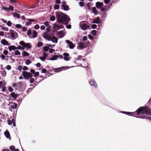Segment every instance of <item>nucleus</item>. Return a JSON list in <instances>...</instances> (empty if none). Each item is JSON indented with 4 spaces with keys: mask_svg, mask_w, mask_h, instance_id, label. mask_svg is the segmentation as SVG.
Segmentation results:
<instances>
[{
    "mask_svg": "<svg viewBox=\"0 0 151 151\" xmlns=\"http://www.w3.org/2000/svg\"><path fill=\"white\" fill-rule=\"evenodd\" d=\"M92 10L93 11V13L95 15H97L98 14V12L97 11V9L95 7H93L92 8Z\"/></svg>",
    "mask_w": 151,
    "mask_h": 151,
    "instance_id": "b1692460",
    "label": "nucleus"
},
{
    "mask_svg": "<svg viewBox=\"0 0 151 151\" xmlns=\"http://www.w3.org/2000/svg\"><path fill=\"white\" fill-rule=\"evenodd\" d=\"M8 51L6 50H5L3 52V53L5 55H7L8 54Z\"/></svg>",
    "mask_w": 151,
    "mask_h": 151,
    "instance_id": "338daca9",
    "label": "nucleus"
},
{
    "mask_svg": "<svg viewBox=\"0 0 151 151\" xmlns=\"http://www.w3.org/2000/svg\"><path fill=\"white\" fill-rule=\"evenodd\" d=\"M42 36L44 38L48 41H50L51 38V36L49 35L47 32H44L42 34Z\"/></svg>",
    "mask_w": 151,
    "mask_h": 151,
    "instance_id": "423d86ee",
    "label": "nucleus"
},
{
    "mask_svg": "<svg viewBox=\"0 0 151 151\" xmlns=\"http://www.w3.org/2000/svg\"><path fill=\"white\" fill-rule=\"evenodd\" d=\"M62 8L64 10L66 11H68L69 9L68 6L67 5L62 7Z\"/></svg>",
    "mask_w": 151,
    "mask_h": 151,
    "instance_id": "cd10ccee",
    "label": "nucleus"
},
{
    "mask_svg": "<svg viewBox=\"0 0 151 151\" xmlns=\"http://www.w3.org/2000/svg\"><path fill=\"white\" fill-rule=\"evenodd\" d=\"M46 70L45 68H43L42 69V73H45L46 72Z\"/></svg>",
    "mask_w": 151,
    "mask_h": 151,
    "instance_id": "e2e57ef3",
    "label": "nucleus"
},
{
    "mask_svg": "<svg viewBox=\"0 0 151 151\" xmlns=\"http://www.w3.org/2000/svg\"><path fill=\"white\" fill-rule=\"evenodd\" d=\"M19 44L20 45L23 47L24 48L26 47L28 49H30L32 47L30 43H25L23 41H20L19 42Z\"/></svg>",
    "mask_w": 151,
    "mask_h": 151,
    "instance_id": "39448f33",
    "label": "nucleus"
},
{
    "mask_svg": "<svg viewBox=\"0 0 151 151\" xmlns=\"http://www.w3.org/2000/svg\"><path fill=\"white\" fill-rule=\"evenodd\" d=\"M82 57V56H80L78 58H76V59L77 60H83V61H84V59H81V58Z\"/></svg>",
    "mask_w": 151,
    "mask_h": 151,
    "instance_id": "3c124183",
    "label": "nucleus"
},
{
    "mask_svg": "<svg viewBox=\"0 0 151 151\" xmlns=\"http://www.w3.org/2000/svg\"><path fill=\"white\" fill-rule=\"evenodd\" d=\"M49 52L51 53H52L53 51H55L54 49H53L52 48H49Z\"/></svg>",
    "mask_w": 151,
    "mask_h": 151,
    "instance_id": "49530a36",
    "label": "nucleus"
},
{
    "mask_svg": "<svg viewBox=\"0 0 151 151\" xmlns=\"http://www.w3.org/2000/svg\"><path fill=\"white\" fill-rule=\"evenodd\" d=\"M15 27L17 28H20L22 26L20 24H17L16 25Z\"/></svg>",
    "mask_w": 151,
    "mask_h": 151,
    "instance_id": "4d7b16f0",
    "label": "nucleus"
},
{
    "mask_svg": "<svg viewBox=\"0 0 151 151\" xmlns=\"http://www.w3.org/2000/svg\"><path fill=\"white\" fill-rule=\"evenodd\" d=\"M34 82V79L33 78H31L30 80V82L31 83H33Z\"/></svg>",
    "mask_w": 151,
    "mask_h": 151,
    "instance_id": "5fc2aeb1",
    "label": "nucleus"
},
{
    "mask_svg": "<svg viewBox=\"0 0 151 151\" xmlns=\"http://www.w3.org/2000/svg\"><path fill=\"white\" fill-rule=\"evenodd\" d=\"M56 16L58 17V21L65 25L68 24L70 20L68 15L60 12L56 13Z\"/></svg>",
    "mask_w": 151,
    "mask_h": 151,
    "instance_id": "f03ea898",
    "label": "nucleus"
},
{
    "mask_svg": "<svg viewBox=\"0 0 151 151\" xmlns=\"http://www.w3.org/2000/svg\"><path fill=\"white\" fill-rule=\"evenodd\" d=\"M51 28V26H50L46 28V30H47V32H50Z\"/></svg>",
    "mask_w": 151,
    "mask_h": 151,
    "instance_id": "864d4df0",
    "label": "nucleus"
},
{
    "mask_svg": "<svg viewBox=\"0 0 151 151\" xmlns=\"http://www.w3.org/2000/svg\"><path fill=\"white\" fill-rule=\"evenodd\" d=\"M80 24L81 28L83 30H86L89 27L88 25L83 24L82 22H80Z\"/></svg>",
    "mask_w": 151,
    "mask_h": 151,
    "instance_id": "9d476101",
    "label": "nucleus"
},
{
    "mask_svg": "<svg viewBox=\"0 0 151 151\" xmlns=\"http://www.w3.org/2000/svg\"><path fill=\"white\" fill-rule=\"evenodd\" d=\"M11 95L14 99H16L17 97V95L14 92H12L11 93Z\"/></svg>",
    "mask_w": 151,
    "mask_h": 151,
    "instance_id": "c85d7f7f",
    "label": "nucleus"
},
{
    "mask_svg": "<svg viewBox=\"0 0 151 151\" xmlns=\"http://www.w3.org/2000/svg\"><path fill=\"white\" fill-rule=\"evenodd\" d=\"M6 84V82L4 81H0V88L4 86Z\"/></svg>",
    "mask_w": 151,
    "mask_h": 151,
    "instance_id": "393cba45",
    "label": "nucleus"
},
{
    "mask_svg": "<svg viewBox=\"0 0 151 151\" xmlns=\"http://www.w3.org/2000/svg\"><path fill=\"white\" fill-rule=\"evenodd\" d=\"M4 134L7 138L9 139H11L10 133L8 130H6L4 132Z\"/></svg>",
    "mask_w": 151,
    "mask_h": 151,
    "instance_id": "aec40b11",
    "label": "nucleus"
},
{
    "mask_svg": "<svg viewBox=\"0 0 151 151\" xmlns=\"http://www.w3.org/2000/svg\"><path fill=\"white\" fill-rule=\"evenodd\" d=\"M121 113L126 114L129 116H135L141 113L142 114H145L148 115H151V110L148 107L144 106L141 107L138 109L136 111L131 112L126 111H122Z\"/></svg>",
    "mask_w": 151,
    "mask_h": 151,
    "instance_id": "f257e3e1",
    "label": "nucleus"
},
{
    "mask_svg": "<svg viewBox=\"0 0 151 151\" xmlns=\"http://www.w3.org/2000/svg\"><path fill=\"white\" fill-rule=\"evenodd\" d=\"M63 55L64 56L63 59L65 61H68L70 60V59L68 57L69 56L68 53L65 52L63 54Z\"/></svg>",
    "mask_w": 151,
    "mask_h": 151,
    "instance_id": "ddd939ff",
    "label": "nucleus"
},
{
    "mask_svg": "<svg viewBox=\"0 0 151 151\" xmlns=\"http://www.w3.org/2000/svg\"><path fill=\"white\" fill-rule=\"evenodd\" d=\"M2 9L5 11L6 12L9 11V8L6 7H3Z\"/></svg>",
    "mask_w": 151,
    "mask_h": 151,
    "instance_id": "2f4dec72",
    "label": "nucleus"
},
{
    "mask_svg": "<svg viewBox=\"0 0 151 151\" xmlns=\"http://www.w3.org/2000/svg\"><path fill=\"white\" fill-rule=\"evenodd\" d=\"M101 22V20L98 17L95 19H93V23H96L97 24H98L99 23Z\"/></svg>",
    "mask_w": 151,
    "mask_h": 151,
    "instance_id": "dca6fc26",
    "label": "nucleus"
},
{
    "mask_svg": "<svg viewBox=\"0 0 151 151\" xmlns=\"http://www.w3.org/2000/svg\"><path fill=\"white\" fill-rule=\"evenodd\" d=\"M91 27L93 29H95L97 25L95 24H93L92 25Z\"/></svg>",
    "mask_w": 151,
    "mask_h": 151,
    "instance_id": "13d9d810",
    "label": "nucleus"
},
{
    "mask_svg": "<svg viewBox=\"0 0 151 151\" xmlns=\"http://www.w3.org/2000/svg\"><path fill=\"white\" fill-rule=\"evenodd\" d=\"M23 70H28V68L26 66H24L23 68Z\"/></svg>",
    "mask_w": 151,
    "mask_h": 151,
    "instance_id": "0e129e2a",
    "label": "nucleus"
},
{
    "mask_svg": "<svg viewBox=\"0 0 151 151\" xmlns=\"http://www.w3.org/2000/svg\"><path fill=\"white\" fill-rule=\"evenodd\" d=\"M6 24L8 26H10L11 25L12 23L10 21H8L7 23Z\"/></svg>",
    "mask_w": 151,
    "mask_h": 151,
    "instance_id": "603ef678",
    "label": "nucleus"
},
{
    "mask_svg": "<svg viewBox=\"0 0 151 151\" xmlns=\"http://www.w3.org/2000/svg\"><path fill=\"white\" fill-rule=\"evenodd\" d=\"M63 28V25L57 23L54 24L52 26L53 31L55 32H57L58 30Z\"/></svg>",
    "mask_w": 151,
    "mask_h": 151,
    "instance_id": "7ed1b4c3",
    "label": "nucleus"
},
{
    "mask_svg": "<svg viewBox=\"0 0 151 151\" xmlns=\"http://www.w3.org/2000/svg\"><path fill=\"white\" fill-rule=\"evenodd\" d=\"M43 45V43L42 42H38L37 44V46L38 47H40L41 46Z\"/></svg>",
    "mask_w": 151,
    "mask_h": 151,
    "instance_id": "37998d69",
    "label": "nucleus"
},
{
    "mask_svg": "<svg viewBox=\"0 0 151 151\" xmlns=\"http://www.w3.org/2000/svg\"><path fill=\"white\" fill-rule=\"evenodd\" d=\"M82 39H83V41H86L87 40V37L86 36H84V37H83Z\"/></svg>",
    "mask_w": 151,
    "mask_h": 151,
    "instance_id": "bf43d9fd",
    "label": "nucleus"
},
{
    "mask_svg": "<svg viewBox=\"0 0 151 151\" xmlns=\"http://www.w3.org/2000/svg\"><path fill=\"white\" fill-rule=\"evenodd\" d=\"M22 73L25 79L28 80L32 77V75L31 73L26 71H23Z\"/></svg>",
    "mask_w": 151,
    "mask_h": 151,
    "instance_id": "20e7f679",
    "label": "nucleus"
},
{
    "mask_svg": "<svg viewBox=\"0 0 151 151\" xmlns=\"http://www.w3.org/2000/svg\"><path fill=\"white\" fill-rule=\"evenodd\" d=\"M1 29L2 30H4L5 31H8V30H9V29L8 28L6 27H1Z\"/></svg>",
    "mask_w": 151,
    "mask_h": 151,
    "instance_id": "e433bc0d",
    "label": "nucleus"
},
{
    "mask_svg": "<svg viewBox=\"0 0 151 151\" xmlns=\"http://www.w3.org/2000/svg\"><path fill=\"white\" fill-rule=\"evenodd\" d=\"M66 67H63L60 68H57L56 70H55V72H59L63 70L64 69V68H65Z\"/></svg>",
    "mask_w": 151,
    "mask_h": 151,
    "instance_id": "5701e85b",
    "label": "nucleus"
},
{
    "mask_svg": "<svg viewBox=\"0 0 151 151\" xmlns=\"http://www.w3.org/2000/svg\"><path fill=\"white\" fill-rule=\"evenodd\" d=\"M5 56L3 54H2L1 55V58L2 60H4L5 59Z\"/></svg>",
    "mask_w": 151,
    "mask_h": 151,
    "instance_id": "774afa93",
    "label": "nucleus"
},
{
    "mask_svg": "<svg viewBox=\"0 0 151 151\" xmlns=\"http://www.w3.org/2000/svg\"><path fill=\"white\" fill-rule=\"evenodd\" d=\"M65 42L68 45L70 49H73L75 47V44H73L72 42L70 41L69 40H67L65 41Z\"/></svg>",
    "mask_w": 151,
    "mask_h": 151,
    "instance_id": "1a4fd4ad",
    "label": "nucleus"
},
{
    "mask_svg": "<svg viewBox=\"0 0 151 151\" xmlns=\"http://www.w3.org/2000/svg\"><path fill=\"white\" fill-rule=\"evenodd\" d=\"M44 24L46 27L48 26L49 25V22L47 21L45 22Z\"/></svg>",
    "mask_w": 151,
    "mask_h": 151,
    "instance_id": "09e8293b",
    "label": "nucleus"
},
{
    "mask_svg": "<svg viewBox=\"0 0 151 151\" xmlns=\"http://www.w3.org/2000/svg\"><path fill=\"white\" fill-rule=\"evenodd\" d=\"M50 41H51L52 42L56 43L58 42V39L55 37L53 36L51 38Z\"/></svg>",
    "mask_w": 151,
    "mask_h": 151,
    "instance_id": "f3484780",
    "label": "nucleus"
},
{
    "mask_svg": "<svg viewBox=\"0 0 151 151\" xmlns=\"http://www.w3.org/2000/svg\"><path fill=\"white\" fill-rule=\"evenodd\" d=\"M49 49V47L47 46H44L43 47V50L45 51H47Z\"/></svg>",
    "mask_w": 151,
    "mask_h": 151,
    "instance_id": "473e14b6",
    "label": "nucleus"
},
{
    "mask_svg": "<svg viewBox=\"0 0 151 151\" xmlns=\"http://www.w3.org/2000/svg\"><path fill=\"white\" fill-rule=\"evenodd\" d=\"M34 28L35 29H38L40 28V26L39 25L37 24L34 26Z\"/></svg>",
    "mask_w": 151,
    "mask_h": 151,
    "instance_id": "a18cd8bd",
    "label": "nucleus"
},
{
    "mask_svg": "<svg viewBox=\"0 0 151 151\" xmlns=\"http://www.w3.org/2000/svg\"><path fill=\"white\" fill-rule=\"evenodd\" d=\"M78 47L80 50H82L85 48L86 47L84 44L80 42L78 44Z\"/></svg>",
    "mask_w": 151,
    "mask_h": 151,
    "instance_id": "4468645a",
    "label": "nucleus"
},
{
    "mask_svg": "<svg viewBox=\"0 0 151 151\" xmlns=\"http://www.w3.org/2000/svg\"><path fill=\"white\" fill-rule=\"evenodd\" d=\"M137 117H139L142 119H147V117L145 115H143L142 116H139V117L136 116Z\"/></svg>",
    "mask_w": 151,
    "mask_h": 151,
    "instance_id": "ea45409f",
    "label": "nucleus"
},
{
    "mask_svg": "<svg viewBox=\"0 0 151 151\" xmlns=\"http://www.w3.org/2000/svg\"><path fill=\"white\" fill-rule=\"evenodd\" d=\"M79 4L80 6L83 7L84 5V3L83 2H79Z\"/></svg>",
    "mask_w": 151,
    "mask_h": 151,
    "instance_id": "de8ad7c7",
    "label": "nucleus"
},
{
    "mask_svg": "<svg viewBox=\"0 0 151 151\" xmlns=\"http://www.w3.org/2000/svg\"><path fill=\"white\" fill-rule=\"evenodd\" d=\"M17 34V33L16 32H13L10 33V35L12 39H15L17 38L16 35Z\"/></svg>",
    "mask_w": 151,
    "mask_h": 151,
    "instance_id": "a211bd4d",
    "label": "nucleus"
},
{
    "mask_svg": "<svg viewBox=\"0 0 151 151\" xmlns=\"http://www.w3.org/2000/svg\"><path fill=\"white\" fill-rule=\"evenodd\" d=\"M17 49H18L19 50H24V47H22L21 46L19 45L18 47H17Z\"/></svg>",
    "mask_w": 151,
    "mask_h": 151,
    "instance_id": "f704fd0d",
    "label": "nucleus"
},
{
    "mask_svg": "<svg viewBox=\"0 0 151 151\" xmlns=\"http://www.w3.org/2000/svg\"><path fill=\"white\" fill-rule=\"evenodd\" d=\"M1 43L4 45H9L10 44H9L8 42L5 39H2L1 41Z\"/></svg>",
    "mask_w": 151,
    "mask_h": 151,
    "instance_id": "6ab92c4d",
    "label": "nucleus"
},
{
    "mask_svg": "<svg viewBox=\"0 0 151 151\" xmlns=\"http://www.w3.org/2000/svg\"><path fill=\"white\" fill-rule=\"evenodd\" d=\"M13 15L14 17H16L18 18H20V15L17 13H15L13 14Z\"/></svg>",
    "mask_w": 151,
    "mask_h": 151,
    "instance_id": "c756f323",
    "label": "nucleus"
},
{
    "mask_svg": "<svg viewBox=\"0 0 151 151\" xmlns=\"http://www.w3.org/2000/svg\"><path fill=\"white\" fill-rule=\"evenodd\" d=\"M37 36V32L35 31H33V36L32 37L33 38H35V37H36Z\"/></svg>",
    "mask_w": 151,
    "mask_h": 151,
    "instance_id": "bb28decb",
    "label": "nucleus"
},
{
    "mask_svg": "<svg viewBox=\"0 0 151 151\" xmlns=\"http://www.w3.org/2000/svg\"><path fill=\"white\" fill-rule=\"evenodd\" d=\"M31 62L29 59L27 60L25 62V63L26 65H29L31 63Z\"/></svg>",
    "mask_w": 151,
    "mask_h": 151,
    "instance_id": "72a5a7b5",
    "label": "nucleus"
},
{
    "mask_svg": "<svg viewBox=\"0 0 151 151\" xmlns=\"http://www.w3.org/2000/svg\"><path fill=\"white\" fill-rule=\"evenodd\" d=\"M50 19L51 21H54L55 20V17L54 16L52 15L50 18Z\"/></svg>",
    "mask_w": 151,
    "mask_h": 151,
    "instance_id": "7c9ffc66",
    "label": "nucleus"
},
{
    "mask_svg": "<svg viewBox=\"0 0 151 151\" xmlns=\"http://www.w3.org/2000/svg\"><path fill=\"white\" fill-rule=\"evenodd\" d=\"M10 149L12 151H14L15 150V147L14 146H11L10 147Z\"/></svg>",
    "mask_w": 151,
    "mask_h": 151,
    "instance_id": "79ce46f5",
    "label": "nucleus"
},
{
    "mask_svg": "<svg viewBox=\"0 0 151 151\" xmlns=\"http://www.w3.org/2000/svg\"><path fill=\"white\" fill-rule=\"evenodd\" d=\"M27 34L28 36L30 35L31 34V30L30 29H29L27 32Z\"/></svg>",
    "mask_w": 151,
    "mask_h": 151,
    "instance_id": "a19ab883",
    "label": "nucleus"
},
{
    "mask_svg": "<svg viewBox=\"0 0 151 151\" xmlns=\"http://www.w3.org/2000/svg\"><path fill=\"white\" fill-rule=\"evenodd\" d=\"M15 54L16 55H20V52L18 50H16L15 52Z\"/></svg>",
    "mask_w": 151,
    "mask_h": 151,
    "instance_id": "4c0bfd02",
    "label": "nucleus"
},
{
    "mask_svg": "<svg viewBox=\"0 0 151 151\" xmlns=\"http://www.w3.org/2000/svg\"><path fill=\"white\" fill-rule=\"evenodd\" d=\"M57 35L60 38H62L65 35V32L64 31L62 30L58 32L57 33Z\"/></svg>",
    "mask_w": 151,
    "mask_h": 151,
    "instance_id": "0eeeda50",
    "label": "nucleus"
},
{
    "mask_svg": "<svg viewBox=\"0 0 151 151\" xmlns=\"http://www.w3.org/2000/svg\"><path fill=\"white\" fill-rule=\"evenodd\" d=\"M39 58L42 61H44L46 60V58L43 57H40Z\"/></svg>",
    "mask_w": 151,
    "mask_h": 151,
    "instance_id": "8fccbe9b",
    "label": "nucleus"
},
{
    "mask_svg": "<svg viewBox=\"0 0 151 151\" xmlns=\"http://www.w3.org/2000/svg\"><path fill=\"white\" fill-rule=\"evenodd\" d=\"M110 1V0H104V2L106 4H108L109 3Z\"/></svg>",
    "mask_w": 151,
    "mask_h": 151,
    "instance_id": "69168bd1",
    "label": "nucleus"
},
{
    "mask_svg": "<svg viewBox=\"0 0 151 151\" xmlns=\"http://www.w3.org/2000/svg\"><path fill=\"white\" fill-rule=\"evenodd\" d=\"M59 5L57 4H56L54 6V8L55 9H59Z\"/></svg>",
    "mask_w": 151,
    "mask_h": 151,
    "instance_id": "58836bf2",
    "label": "nucleus"
},
{
    "mask_svg": "<svg viewBox=\"0 0 151 151\" xmlns=\"http://www.w3.org/2000/svg\"><path fill=\"white\" fill-rule=\"evenodd\" d=\"M9 10H10L11 11H13L14 10V7L12 6H9Z\"/></svg>",
    "mask_w": 151,
    "mask_h": 151,
    "instance_id": "680f3d73",
    "label": "nucleus"
},
{
    "mask_svg": "<svg viewBox=\"0 0 151 151\" xmlns=\"http://www.w3.org/2000/svg\"><path fill=\"white\" fill-rule=\"evenodd\" d=\"M34 75L35 76H39V73L38 72H35V73H34Z\"/></svg>",
    "mask_w": 151,
    "mask_h": 151,
    "instance_id": "052dcab7",
    "label": "nucleus"
},
{
    "mask_svg": "<svg viewBox=\"0 0 151 151\" xmlns=\"http://www.w3.org/2000/svg\"><path fill=\"white\" fill-rule=\"evenodd\" d=\"M6 69L8 70H10L11 69V67L10 65H8L6 67Z\"/></svg>",
    "mask_w": 151,
    "mask_h": 151,
    "instance_id": "c03bdc74",
    "label": "nucleus"
},
{
    "mask_svg": "<svg viewBox=\"0 0 151 151\" xmlns=\"http://www.w3.org/2000/svg\"><path fill=\"white\" fill-rule=\"evenodd\" d=\"M96 6L98 9H99L101 8L103 5V3L102 2H97L96 3Z\"/></svg>",
    "mask_w": 151,
    "mask_h": 151,
    "instance_id": "2eb2a0df",
    "label": "nucleus"
},
{
    "mask_svg": "<svg viewBox=\"0 0 151 151\" xmlns=\"http://www.w3.org/2000/svg\"><path fill=\"white\" fill-rule=\"evenodd\" d=\"M57 55H54L52 57L50 58V60H57Z\"/></svg>",
    "mask_w": 151,
    "mask_h": 151,
    "instance_id": "a878e982",
    "label": "nucleus"
},
{
    "mask_svg": "<svg viewBox=\"0 0 151 151\" xmlns=\"http://www.w3.org/2000/svg\"><path fill=\"white\" fill-rule=\"evenodd\" d=\"M91 34L93 36H95L96 34V30H93L91 31Z\"/></svg>",
    "mask_w": 151,
    "mask_h": 151,
    "instance_id": "c9c22d12",
    "label": "nucleus"
},
{
    "mask_svg": "<svg viewBox=\"0 0 151 151\" xmlns=\"http://www.w3.org/2000/svg\"><path fill=\"white\" fill-rule=\"evenodd\" d=\"M89 82L91 86H94L95 88H97V84L94 80L91 79L89 81Z\"/></svg>",
    "mask_w": 151,
    "mask_h": 151,
    "instance_id": "9b49d317",
    "label": "nucleus"
},
{
    "mask_svg": "<svg viewBox=\"0 0 151 151\" xmlns=\"http://www.w3.org/2000/svg\"><path fill=\"white\" fill-rule=\"evenodd\" d=\"M22 54L23 57H28L29 55V54L28 53L24 50L22 52Z\"/></svg>",
    "mask_w": 151,
    "mask_h": 151,
    "instance_id": "4be33fe9",
    "label": "nucleus"
},
{
    "mask_svg": "<svg viewBox=\"0 0 151 151\" xmlns=\"http://www.w3.org/2000/svg\"><path fill=\"white\" fill-rule=\"evenodd\" d=\"M58 58H60V59H62L63 58V56L62 55H60V54L57 55Z\"/></svg>",
    "mask_w": 151,
    "mask_h": 151,
    "instance_id": "6e6d98bb",
    "label": "nucleus"
},
{
    "mask_svg": "<svg viewBox=\"0 0 151 151\" xmlns=\"http://www.w3.org/2000/svg\"><path fill=\"white\" fill-rule=\"evenodd\" d=\"M8 106H9V108H11L13 109H16L17 107V104L15 103L9 102Z\"/></svg>",
    "mask_w": 151,
    "mask_h": 151,
    "instance_id": "6e6552de",
    "label": "nucleus"
},
{
    "mask_svg": "<svg viewBox=\"0 0 151 151\" xmlns=\"http://www.w3.org/2000/svg\"><path fill=\"white\" fill-rule=\"evenodd\" d=\"M26 20L28 21V22H26L25 23V25L26 26H29L30 25L32 24V22H35V20L32 19H27Z\"/></svg>",
    "mask_w": 151,
    "mask_h": 151,
    "instance_id": "f8f14e48",
    "label": "nucleus"
},
{
    "mask_svg": "<svg viewBox=\"0 0 151 151\" xmlns=\"http://www.w3.org/2000/svg\"><path fill=\"white\" fill-rule=\"evenodd\" d=\"M9 50L11 51L12 50H15L17 49V47L14 45H11L8 47Z\"/></svg>",
    "mask_w": 151,
    "mask_h": 151,
    "instance_id": "412c9836",
    "label": "nucleus"
}]
</instances>
